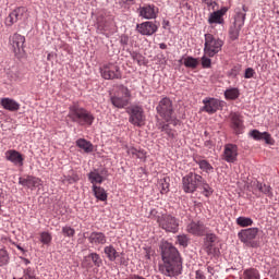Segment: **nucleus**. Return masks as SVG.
Segmentation results:
<instances>
[{
  "label": "nucleus",
  "instance_id": "338daca9",
  "mask_svg": "<svg viewBox=\"0 0 279 279\" xmlns=\"http://www.w3.org/2000/svg\"><path fill=\"white\" fill-rule=\"evenodd\" d=\"M243 14L250 11V8H247L245 4L242 5Z\"/></svg>",
  "mask_w": 279,
  "mask_h": 279
},
{
  "label": "nucleus",
  "instance_id": "7ed1b4c3",
  "mask_svg": "<svg viewBox=\"0 0 279 279\" xmlns=\"http://www.w3.org/2000/svg\"><path fill=\"white\" fill-rule=\"evenodd\" d=\"M68 117L72 123H76L81 128H90L95 123V114L78 104H73L69 107Z\"/></svg>",
  "mask_w": 279,
  "mask_h": 279
},
{
  "label": "nucleus",
  "instance_id": "6e6d98bb",
  "mask_svg": "<svg viewBox=\"0 0 279 279\" xmlns=\"http://www.w3.org/2000/svg\"><path fill=\"white\" fill-rule=\"evenodd\" d=\"M166 123H170L172 125H178L180 123V120L175 117V113L171 114V119L169 121H166Z\"/></svg>",
  "mask_w": 279,
  "mask_h": 279
},
{
  "label": "nucleus",
  "instance_id": "cd10ccee",
  "mask_svg": "<svg viewBox=\"0 0 279 279\" xmlns=\"http://www.w3.org/2000/svg\"><path fill=\"white\" fill-rule=\"evenodd\" d=\"M104 252H105L108 260H110V263H114V260H117V258H119V256H121V254L119 252H117V248H114V246L112 244L105 246Z\"/></svg>",
  "mask_w": 279,
  "mask_h": 279
},
{
  "label": "nucleus",
  "instance_id": "13d9d810",
  "mask_svg": "<svg viewBox=\"0 0 279 279\" xmlns=\"http://www.w3.org/2000/svg\"><path fill=\"white\" fill-rule=\"evenodd\" d=\"M145 150L137 149L136 158H138L140 160H145Z\"/></svg>",
  "mask_w": 279,
  "mask_h": 279
},
{
  "label": "nucleus",
  "instance_id": "20e7f679",
  "mask_svg": "<svg viewBox=\"0 0 279 279\" xmlns=\"http://www.w3.org/2000/svg\"><path fill=\"white\" fill-rule=\"evenodd\" d=\"M157 223L165 232L175 234L180 230V219L171 214H161L157 216Z\"/></svg>",
  "mask_w": 279,
  "mask_h": 279
},
{
  "label": "nucleus",
  "instance_id": "864d4df0",
  "mask_svg": "<svg viewBox=\"0 0 279 279\" xmlns=\"http://www.w3.org/2000/svg\"><path fill=\"white\" fill-rule=\"evenodd\" d=\"M129 43H130V37L128 35L120 36V45H122V47H128Z\"/></svg>",
  "mask_w": 279,
  "mask_h": 279
},
{
  "label": "nucleus",
  "instance_id": "5701e85b",
  "mask_svg": "<svg viewBox=\"0 0 279 279\" xmlns=\"http://www.w3.org/2000/svg\"><path fill=\"white\" fill-rule=\"evenodd\" d=\"M226 12H228V9L222 8L218 11L210 13L208 19L209 25H215V24L223 25V14H226Z\"/></svg>",
  "mask_w": 279,
  "mask_h": 279
},
{
  "label": "nucleus",
  "instance_id": "7c9ffc66",
  "mask_svg": "<svg viewBox=\"0 0 279 279\" xmlns=\"http://www.w3.org/2000/svg\"><path fill=\"white\" fill-rule=\"evenodd\" d=\"M242 279H260V271L256 268L244 269Z\"/></svg>",
  "mask_w": 279,
  "mask_h": 279
},
{
  "label": "nucleus",
  "instance_id": "603ef678",
  "mask_svg": "<svg viewBox=\"0 0 279 279\" xmlns=\"http://www.w3.org/2000/svg\"><path fill=\"white\" fill-rule=\"evenodd\" d=\"M255 74L256 72L252 68H247L245 70L244 77L245 80H252V77H254Z\"/></svg>",
  "mask_w": 279,
  "mask_h": 279
},
{
  "label": "nucleus",
  "instance_id": "39448f33",
  "mask_svg": "<svg viewBox=\"0 0 279 279\" xmlns=\"http://www.w3.org/2000/svg\"><path fill=\"white\" fill-rule=\"evenodd\" d=\"M221 47H223V40L215 38L213 34H205L204 51L206 56L215 58L221 51Z\"/></svg>",
  "mask_w": 279,
  "mask_h": 279
},
{
  "label": "nucleus",
  "instance_id": "6e6552de",
  "mask_svg": "<svg viewBox=\"0 0 279 279\" xmlns=\"http://www.w3.org/2000/svg\"><path fill=\"white\" fill-rule=\"evenodd\" d=\"M100 74L104 80H123V72H121V68L112 63L105 64L100 68Z\"/></svg>",
  "mask_w": 279,
  "mask_h": 279
},
{
  "label": "nucleus",
  "instance_id": "72a5a7b5",
  "mask_svg": "<svg viewBox=\"0 0 279 279\" xmlns=\"http://www.w3.org/2000/svg\"><path fill=\"white\" fill-rule=\"evenodd\" d=\"M236 226H240V228H250L251 226H254V220L250 217L240 216L235 219Z\"/></svg>",
  "mask_w": 279,
  "mask_h": 279
},
{
  "label": "nucleus",
  "instance_id": "dca6fc26",
  "mask_svg": "<svg viewBox=\"0 0 279 279\" xmlns=\"http://www.w3.org/2000/svg\"><path fill=\"white\" fill-rule=\"evenodd\" d=\"M105 175H108V170L106 168L101 169L100 171L94 169L87 174V178L93 186H97V184H102V182L106 180Z\"/></svg>",
  "mask_w": 279,
  "mask_h": 279
},
{
  "label": "nucleus",
  "instance_id": "aec40b11",
  "mask_svg": "<svg viewBox=\"0 0 279 279\" xmlns=\"http://www.w3.org/2000/svg\"><path fill=\"white\" fill-rule=\"evenodd\" d=\"M250 137L254 141H264L266 145L276 144V141L274 140V137H271V134H269V132H260L255 129L250 132Z\"/></svg>",
  "mask_w": 279,
  "mask_h": 279
},
{
  "label": "nucleus",
  "instance_id": "f03ea898",
  "mask_svg": "<svg viewBox=\"0 0 279 279\" xmlns=\"http://www.w3.org/2000/svg\"><path fill=\"white\" fill-rule=\"evenodd\" d=\"M182 189L184 193H195L197 189H202L205 197H210L214 193L213 187L205 181L204 177L195 172H190L182 178Z\"/></svg>",
  "mask_w": 279,
  "mask_h": 279
},
{
  "label": "nucleus",
  "instance_id": "37998d69",
  "mask_svg": "<svg viewBox=\"0 0 279 279\" xmlns=\"http://www.w3.org/2000/svg\"><path fill=\"white\" fill-rule=\"evenodd\" d=\"M62 234H64L65 236H69L70 239L75 236V229L69 227V226H65V227H62Z\"/></svg>",
  "mask_w": 279,
  "mask_h": 279
},
{
  "label": "nucleus",
  "instance_id": "a19ab883",
  "mask_svg": "<svg viewBox=\"0 0 279 279\" xmlns=\"http://www.w3.org/2000/svg\"><path fill=\"white\" fill-rule=\"evenodd\" d=\"M247 16L246 13L242 11H235L234 22L236 25H245V17Z\"/></svg>",
  "mask_w": 279,
  "mask_h": 279
},
{
  "label": "nucleus",
  "instance_id": "ddd939ff",
  "mask_svg": "<svg viewBox=\"0 0 279 279\" xmlns=\"http://www.w3.org/2000/svg\"><path fill=\"white\" fill-rule=\"evenodd\" d=\"M9 45L13 51V53L19 54L21 51H23L25 47V36L15 33L9 38Z\"/></svg>",
  "mask_w": 279,
  "mask_h": 279
},
{
  "label": "nucleus",
  "instance_id": "a211bd4d",
  "mask_svg": "<svg viewBox=\"0 0 279 279\" xmlns=\"http://www.w3.org/2000/svg\"><path fill=\"white\" fill-rule=\"evenodd\" d=\"M23 14H25V8L24 7L16 8L5 17L4 25L7 27H12L14 23H19V21L23 19Z\"/></svg>",
  "mask_w": 279,
  "mask_h": 279
},
{
  "label": "nucleus",
  "instance_id": "412c9836",
  "mask_svg": "<svg viewBox=\"0 0 279 279\" xmlns=\"http://www.w3.org/2000/svg\"><path fill=\"white\" fill-rule=\"evenodd\" d=\"M87 239L92 245H106L108 243L106 233L99 231H93Z\"/></svg>",
  "mask_w": 279,
  "mask_h": 279
},
{
  "label": "nucleus",
  "instance_id": "f8f14e48",
  "mask_svg": "<svg viewBox=\"0 0 279 279\" xmlns=\"http://www.w3.org/2000/svg\"><path fill=\"white\" fill-rule=\"evenodd\" d=\"M158 7L155 4H144L137 9L138 16H141V19H146V21L158 19Z\"/></svg>",
  "mask_w": 279,
  "mask_h": 279
},
{
  "label": "nucleus",
  "instance_id": "c85d7f7f",
  "mask_svg": "<svg viewBox=\"0 0 279 279\" xmlns=\"http://www.w3.org/2000/svg\"><path fill=\"white\" fill-rule=\"evenodd\" d=\"M253 186H255L259 193H263V195H266L267 197H274V192H271V187L269 185L256 181L253 183Z\"/></svg>",
  "mask_w": 279,
  "mask_h": 279
},
{
  "label": "nucleus",
  "instance_id": "ea45409f",
  "mask_svg": "<svg viewBox=\"0 0 279 279\" xmlns=\"http://www.w3.org/2000/svg\"><path fill=\"white\" fill-rule=\"evenodd\" d=\"M87 258H90L92 263H94L95 267H101L104 265V260L101 256L97 253H90Z\"/></svg>",
  "mask_w": 279,
  "mask_h": 279
},
{
  "label": "nucleus",
  "instance_id": "8fccbe9b",
  "mask_svg": "<svg viewBox=\"0 0 279 279\" xmlns=\"http://www.w3.org/2000/svg\"><path fill=\"white\" fill-rule=\"evenodd\" d=\"M240 72H241V65H235L230 70L229 75L230 77H236Z\"/></svg>",
  "mask_w": 279,
  "mask_h": 279
},
{
  "label": "nucleus",
  "instance_id": "de8ad7c7",
  "mask_svg": "<svg viewBox=\"0 0 279 279\" xmlns=\"http://www.w3.org/2000/svg\"><path fill=\"white\" fill-rule=\"evenodd\" d=\"M178 243L182 245V247H186L189 245V238L186 235H178Z\"/></svg>",
  "mask_w": 279,
  "mask_h": 279
},
{
  "label": "nucleus",
  "instance_id": "2eb2a0df",
  "mask_svg": "<svg viewBox=\"0 0 279 279\" xmlns=\"http://www.w3.org/2000/svg\"><path fill=\"white\" fill-rule=\"evenodd\" d=\"M136 32L142 36H154L158 32V24L153 21L143 22L136 25Z\"/></svg>",
  "mask_w": 279,
  "mask_h": 279
},
{
  "label": "nucleus",
  "instance_id": "4c0bfd02",
  "mask_svg": "<svg viewBox=\"0 0 279 279\" xmlns=\"http://www.w3.org/2000/svg\"><path fill=\"white\" fill-rule=\"evenodd\" d=\"M80 181V177L77 174H72V175H63L61 178V182L63 184H75V182Z\"/></svg>",
  "mask_w": 279,
  "mask_h": 279
},
{
  "label": "nucleus",
  "instance_id": "c756f323",
  "mask_svg": "<svg viewBox=\"0 0 279 279\" xmlns=\"http://www.w3.org/2000/svg\"><path fill=\"white\" fill-rule=\"evenodd\" d=\"M93 193L96 197V199H99L100 202H107L108 201V193H106V190L101 186L93 185Z\"/></svg>",
  "mask_w": 279,
  "mask_h": 279
},
{
  "label": "nucleus",
  "instance_id": "9b49d317",
  "mask_svg": "<svg viewBox=\"0 0 279 279\" xmlns=\"http://www.w3.org/2000/svg\"><path fill=\"white\" fill-rule=\"evenodd\" d=\"M203 104L202 111L207 112V114H215V112L223 108V101L217 98L206 97L203 99Z\"/></svg>",
  "mask_w": 279,
  "mask_h": 279
},
{
  "label": "nucleus",
  "instance_id": "3c124183",
  "mask_svg": "<svg viewBox=\"0 0 279 279\" xmlns=\"http://www.w3.org/2000/svg\"><path fill=\"white\" fill-rule=\"evenodd\" d=\"M217 241V235L215 233H207L205 238V243H215Z\"/></svg>",
  "mask_w": 279,
  "mask_h": 279
},
{
  "label": "nucleus",
  "instance_id": "c9c22d12",
  "mask_svg": "<svg viewBox=\"0 0 279 279\" xmlns=\"http://www.w3.org/2000/svg\"><path fill=\"white\" fill-rule=\"evenodd\" d=\"M10 265V253L5 248H0V267Z\"/></svg>",
  "mask_w": 279,
  "mask_h": 279
},
{
  "label": "nucleus",
  "instance_id": "e2e57ef3",
  "mask_svg": "<svg viewBox=\"0 0 279 279\" xmlns=\"http://www.w3.org/2000/svg\"><path fill=\"white\" fill-rule=\"evenodd\" d=\"M169 25H170L169 20H163V21H162V27H163V29H167V28L169 27Z\"/></svg>",
  "mask_w": 279,
  "mask_h": 279
},
{
  "label": "nucleus",
  "instance_id": "f704fd0d",
  "mask_svg": "<svg viewBox=\"0 0 279 279\" xmlns=\"http://www.w3.org/2000/svg\"><path fill=\"white\" fill-rule=\"evenodd\" d=\"M241 93L239 92V88H229L225 92L226 99H229L231 101H234V99H239Z\"/></svg>",
  "mask_w": 279,
  "mask_h": 279
},
{
  "label": "nucleus",
  "instance_id": "f257e3e1",
  "mask_svg": "<svg viewBox=\"0 0 279 279\" xmlns=\"http://www.w3.org/2000/svg\"><path fill=\"white\" fill-rule=\"evenodd\" d=\"M161 257L163 265H161L159 269L163 276L175 278V276L182 274V257H180V252L175 246L169 243L163 245L161 248Z\"/></svg>",
  "mask_w": 279,
  "mask_h": 279
},
{
  "label": "nucleus",
  "instance_id": "49530a36",
  "mask_svg": "<svg viewBox=\"0 0 279 279\" xmlns=\"http://www.w3.org/2000/svg\"><path fill=\"white\" fill-rule=\"evenodd\" d=\"M201 62H202L203 69H210L213 64V60H210V58L206 56L202 57Z\"/></svg>",
  "mask_w": 279,
  "mask_h": 279
},
{
  "label": "nucleus",
  "instance_id": "bb28decb",
  "mask_svg": "<svg viewBox=\"0 0 279 279\" xmlns=\"http://www.w3.org/2000/svg\"><path fill=\"white\" fill-rule=\"evenodd\" d=\"M194 162H196V165H198L199 169L202 171H205V173H213V171H215V168L213 167V165H210V162H208V160L206 159H199V157H194Z\"/></svg>",
  "mask_w": 279,
  "mask_h": 279
},
{
  "label": "nucleus",
  "instance_id": "423d86ee",
  "mask_svg": "<svg viewBox=\"0 0 279 279\" xmlns=\"http://www.w3.org/2000/svg\"><path fill=\"white\" fill-rule=\"evenodd\" d=\"M156 112L163 121H171V114H175L173 100L169 97L161 98L156 107Z\"/></svg>",
  "mask_w": 279,
  "mask_h": 279
},
{
  "label": "nucleus",
  "instance_id": "9d476101",
  "mask_svg": "<svg viewBox=\"0 0 279 279\" xmlns=\"http://www.w3.org/2000/svg\"><path fill=\"white\" fill-rule=\"evenodd\" d=\"M222 160L234 165L239 160V146L236 144H226L222 153Z\"/></svg>",
  "mask_w": 279,
  "mask_h": 279
},
{
  "label": "nucleus",
  "instance_id": "473e14b6",
  "mask_svg": "<svg viewBox=\"0 0 279 279\" xmlns=\"http://www.w3.org/2000/svg\"><path fill=\"white\" fill-rule=\"evenodd\" d=\"M241 29H243V25L233 23V25L229 28V36L231 40H239Z\"/></svg>",
  "mask_w": 279,
  "mask_h": 279
},
{
  "label": "nucleus",
  "instance_id": "f3484780",
  "mask_svg": "<svg viewBox=\"0 0 279 279\" xmlns=\"http://www.w3.org/2000/svg\"><path fill=\"white\" fill-rule=\"evenodd\" d=\"M206 225L202 221L192 220L186 227V231L195 236H204V234H206Z\"/></svg>",
  "mask_w": 279,
  "mask_h": 279
},
{
  "label": "nucleus",
  "instance_id": "b1692460",
  "mask_svg": "<svg viewBox=\"0 0 279 279\" xmlns=\"http://www.w3.org/2000/svg\"><path fill=\"white\" fill-rule=\"evenodd\" d=\"M157 130L160 132H165L169 138H175V134H173V129L171 128L170 122L167 121H157Z\"/></svg>",
  "mask_w": 279,
  "mask_h": 279
},
{
  "label": "nucleus",
  "instance_id": "4468645a",
  "mask_svg": "<svg viewBox=\"0 0 279 279\" xmlns=\"http://www.w3.org/2000/svg\"><path fill=\"white\" fill-rule=\"evenodd\" d=\"M231 121V130H233L234 134H243L245 130V124H243V116L239 112H231L229 116Z\"/></svg>",
  "mask_w": 279,
  "mask_h": 279
},
{
  "label": "nucleus",
  "instance_id": "69168bd1",
  "mask_svg": "<svg viewBox=\"0 0 279 279\" xmlns=\"http://www.w3.org/2000/svg\"><path fill=\"white\" fill-rule=\"evenodd\" d=\"M130 89L128 87H124V97H130Z\"/></svg>",
  "mask_w": 279,
  "mask_h": 279
},
{
  "label": "nucleus",
  "instance_id": "58836bf2",
  "mask_svg": "<svg viewBox=\"0 0 279 279\" xmlns=\"http://www.w3.org/2000/svg\"><path fill=\"white\" fill-rule=\"evenodd\" d=\"M197 64H199V61L193 57L184 59V66H186V69H197Z\"/></svg>",
  "mask_w": 279,
  "mask_h": 279
},
{
  "label": "nucleus",
  "instance_id": "052dcab7",
  "mask_svg": "<svg viewBox=\"0 0 279 279\" xmlns=\"http://www.w3.org/2000/svg\"><path fill=\"white\" fill-rule=\"evenodd\" d=\"M203 3L207 5V8H211V5L215 3L214 0H202Z\"/></svg>",
  "mask_w": 279,
  "mask_h": 279
},
{
  "label": "nucleus",
  "instance_id": "0e129e2a",
  "mask_svg": "<svg viewBox=\"0 0 279 279\" xmlns=\"http://www.w3.org/2000/svg\"><path fill=\"white\" fill-rule=\"evenodd\" d=\"M207 271L208 274H210L211 276H215V268H213L211 266L207 267Z\"/></svg>",
  "mask_w": 279,
  "mask_h": 279
},
{
  "label": "nucleus",
  "instance_id": "79ce46f5",
  "mask_svg": "<svg viewBox=\"0 0 279 279\" xmlns=\"http://www.w3.org/2000/svg\"><path fill=\"white\" fill-rule=\"evenodd\" d=\"M205 252L208 254V256L219 255V248L215 247V245L210 243H205Z\"/></svg>",
  "mask_w": 279,
  "mask_h": 279
},
{
  "label": "nucleus",
  "instance_id": "4d7b16f0",
  "mask_svg": "<svg viewBox=\"0 0 279 279\" xmlns=\"http://www.w3.org/2000/svg\"><path fill=\"white\" fill-rule=\"evenodd\" d=\"M195 278H196V279H206V276L204 275V271H202V270H196V272H195Z\"/></svg>",
  "mask_w": 279,
  "mask_h": 279
},
{
  "label": "nucleus",
  "instance_id": "774afa93",
  "mask_svg": "<svg viewBox=\"0 0 279 279\" xmlns=\"http://www.w3.org/2000/svg\"><path fill=\"white\" fill-rule=\"evenodd\" d=\"M159 48L160 49H167V44H165V43L159 44Z\"/></svg>",
  "mask_w": 279,
  "mask_h": 279
},
{
  "label": "nucleus",
  "instance_id": "4be33fe9",
  "mask_svg": "<svg viewBox=\"0 0 279 279\" xmlns=\"http://www.w3.org/2000/svg\"><path fill=\"white\" fill-rule=\"evenodd\" d=\"M5 158L9 162H13V165H19L20 167H23V160H25L23 155L15 149L7 150Z\"/></svg>",
  "mask_w": 279,
  "mask_h": 279
},
{
  "label": "nucleus",
  "instance_id": "e433bc0d",
  "mask_svg": "<svg viewBox=\"0 0 279 279\" xmlns=\"http://www.w3.org/2000/svg\"><path fill=\"white\" fill-rule=\"evenodd\" d=\"M160 193L161 195H167L169 193V178H163L159 180Z\"/></svg>",
  "mask_w": 279,
  "mask_h": 279
},
{
  "label": "nucleus",
  "instance_id": "393cba45",
  "mask_svg": "<svg viewBox=\"0 0 279 279\" xmlns=\"http://www.w3.org/2000/svg\"><path fill=\"white\" fill-rule=\"evenodd\" d=\"M1 106L4 108V110H10V112H16V110H20L21 108V105H19V102L10 98H2Z\"/></svg>",
  "mask_w": 279,
  "mask_h": 279
},
{
  "label": "nucleus",
  "instance_id": "5fc2aeb1",
  "mask_svg": "<svg viewBox=\"0 0 279 279\" xmlns=\"http://www.w3.org/2000/svg\"><path fill=\"white\" fill-rule=\"evenodd\" d=\"M126 154H129V156H132V158H136V156L138 154V149H136L134 147H129L126 150Z\"/></svg>",
  "mask_w": 279,
  "mask_h": 279
},
{
  "label": "nucleus",
  "instance_id": "2f4dec72",
  "mask_svg": "<svg viewBox=\"0 0 279 279\" xmlns=\"http://www.w3.org/2000/svg\"><path fill=\"white\" fill-rule=\"evenodd\" d=\"M110 100L112 106H114V108H125V106L130 104V100H128V98L120 97V96H112Z\"/></svg>",
  "mask_w": 279,
  "mask_h": 279
},
{
  "label": "nucleus",
  "instance_id": "c03bdc74",
  "mask_svg": "<svg viewBox=\"0 0 279 279\" xmlns=\"http://www.w3.org/2000/svg\"><path fill=\"white\" fill-rule=\"evenodd\" d=\"M51 233L49 232H41L40 233V241L44 243V245H49L51 243Z\"/></svg>",
  "mask_w": 279,
  "mask_h": 279
},
{
  "label": "nucleus",
  "instance_id": "bf43d9fd",
  "mask_svg": "<svg viewBox=\"0 0 279 279\" xmlns=\"http://www.w3.org/2000/svg\"><path fill=\"white\" fill-rule=\"evenodd\" d=\"M118 264L119 265H124V266H128V260L125 259V257H120L119 259H118Z\"/></svg>",
  "mask_w": 279,
  "mask_h": 279
},
{
  "label": "nucleus",
  "instance_id": "6ab92c4d",
  "mask_svg": "<svg viewBox=\"0 0 279 279\" xmlns=\"http://www.w3.org/2000/svg\"><path fill=\"white\" fill-rule=\"evenodd\" d=\"M19 184L22 186H26L34 191V189H38V186H43V180L34 175H27V178L20 177Z\"/></svg>",
  "mask_w": 279,
  "mask_h": 279
},
{
  "label": "nucleus",
  "instance_id": "a18cd8bd",
  "mask_svg": "<svg viewBox=\"0 0 279 279\" xmlns=\"http://www.w3.org/2000/svg\"><path fill=\"white\" fill-rule=\"evenodd\" d=\"M97 29L100 31V34L108 32V24L104 20H98Z\"/></svg>",
  "mask_w": 279,
  "mask_h": 279
},
{
  "label": "nucleus",
  "instance_id": "a878e982",
  "mask_svg": "<svg viewBox=\"0 0 279 279\" xmlns=\"http://www.w3.org/2000/svg\"><path fill=\"white\" fill-rule=\"evenodd\" d=\"M76 147H78V149H82L85 154H92V151H94L95 149L93 143L88 142L85 138H78L76 141Z\"/></svg>",
  "mask_w": 279,
  "mask_h": 279
},
{
  "label": "nucleus",
  "instance_id": "0eeeda50",
  "mask_svg": "<svg viewBox=\"0 0 279 279\" xmlns=\"http://www.w3.org/2000/svg\"><path fill=\"white\" fill-rule=\"evenodd\" d=\"M258 228L242 229L238 233V239L244 243L246 247H258V242L254 241L258 236Z\"/></svg>",
  "mask_w": 279,
  "mask_h": 279
},
{
  "label": "nucleus",
  "instance_id": "1a4fd4ad",
  "mask_svg": "<svg viewBox=\"0 0 279 279\" xmlns=\"http://www.w3.org/2000/svg\"><path fill=\"white\" fill-rule=\"evenodd\" d=\"M129 123H132V125H136L137 128L145 125V111L143 110V107H131Z\"/></svg>",
  "mask_w": 279,
  "mask_h": 279
},
{
  "label": "nucleus",
  "instance_id": "680f3d73",
  "mask_svg": "<svg viewBox=\"0 0 279 279\" xmlns=\"http://www.w3.org/2000/svg\"><path fill=\"white\" fill-rule=\"evenodd\" d=\"M205 147H208V149H213V141L208 140L204 143Z\"/></svg>",
  "mask_w": 279,
  "mask_h": 279
},
{
  "label": "nucleus",
  "instance_id": "09e8293b",
  "mask_svg": "<svg viewBox=\"0 0 279 279\" xmlns=\"http://www.w3.org/2000/svg\"><path fill=\"white\" fill-rule=\"evenodd\" d=\"M131 58L132 60L137 62V64H141L143 62V56L136 51L131 52Z\"/></svg>",
  "mask_w": 279,
  "mask_h": 279
}]
</instances>
